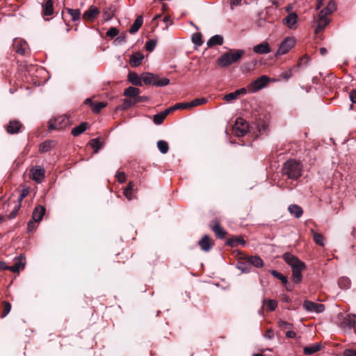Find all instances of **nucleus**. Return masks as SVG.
Segmentation results:
<instances>
[{
    "mask_svg": "<svg viewBox=\"0 0 356 356\" xmlns=\"http://www.w3.org/2000/svg\"><path fill=\"white\" fill-rule=\"evenodd\" d=\"M283 259L291 268L292 281L295 284L300 283L302 280V271L306 268L305 264L289 252L283 254Z\"/></svg>",
    "mask_w": 356,
    "mask_h": 356,
    "instance_id": "obj_1",
    "label": "nucleus"
},
{
    "mask_svg": "<svg viewBox=\"0 0 356 356\" xmlns=\"http://www.w3.org/2000/svg\"><path fill=\"white\" fill-rule=\"evenodd\" d=\"M282 171L288 179L296 180L302 175V165L295 159H289L284 163Z\"/></svg>",
    "mask_w": 356,
    "mask_h": 356,
    "instance_id": "obj_2",
    "label": "nucleus"
},
{
    "mask_svg": "<svg viewBox=\"0 0 356 356\" xmlns=\"http://www.w3.org/2000/svg\"><path fill=\"white\" fill-rule=\"evenodd\" d=\"M245 51L243 49H237L234 52L229 51L220 56L217 60L218 65L221 67H227L233 63L238 61L243 54Z\"/></svg>",
    "mask_w": 356,
    "mask_h": 356,
    "instance_id": "obj_3",
    "label": "nucleus"
},
{
    "mask_svg": "<svg viewBox=\"0 0 356 356\" xmlns=\"http://www.w3.org/2000/svg\"><path fill=\"white\" fill-rule=\"evenodd\" d=\"M249 129V124L241 118H238L233 126V131L236 136L242 137L246 134Z\"/></svg>",
    "mask_w": 356,
    "mask_h": 356,
    "instance_id": "obj_4",
    "label": "nucleus"
},
{
    "mask_svg": "<svg viewBox=\"0 0 356 356\" xmlns=\"http://www.w3.org/2000/svg\"><path fill=\"white\" fill-rule=\"evenodd\" d=\"M70 124V119L66 115H62L49 122V129H62Z\"/></svg>",
    "mask_w": 356,
    "mask_h": 356,
    "instance_id": "obj_5",
    "label": "nucleus"
},
{
    "mask_svg": "<svg viewBox=\"0 0 356 356\" xmlns=\"http://www.w3.org/2000/svg\"><path fill=\"white\" fill-rule=\"evenodd\" d=\"M356 325V315L348 314L343 318L339 326L344 332H350Z\"/></svg>",
    "mask_w": 356,
    "mask_h": 356,
    "instance_id": "obj_6",
    "label": "nucleus"
},
{
    "mask_svg": "<svg viewBox=\"0 0 356 356\" xmlns=\"http://www.w3.org/2000/svg\"><path fill=\"white\" fill-rule=\"evenodd\" d=\"M296 39L293 37L286 38L280 44L276 56L287 54L295 45Z\"/></svg>",
    "mask_w": 356,
    "mask_h": 356,
    "instance_id": "obj_7",
    "label": "nucleus"
},
{
    "mask_svg": "<svg viewBox=\"0 0 356 356\" xmlns=\"http://www.w3.org/2000/svg\"><path fill=\"white\" fill-rule=\"evenodd\" d=\"M298 18L296 13H290L283 18L282 24L291 30H296L298 27Z\"/></svg>",
    "mask_w": 356,
    "mask_h": 356,
    "instance_id": "obj_8",
    "label": "nucleus"
},
{
    "mask_svg": "<svg viewBox=\"0 0 356 356\" xmlns=\"http://www.w3.org/2000/svg\"><path fill=\"white\" fill-rule=\"evenodd\" d=\"M303 307L305 310L320 314L324 312L325 305L323 304L316 303L309 300H305L303 303Z\"/></svg>",
    "mask_w": 356,
    "mask_h": 356,
    "instance_id": "obj_9",
    "label": "nucleus"
},
{
    "mask_svg": "<svg viewBox=\"0 0 356 356\" xmlns=\"http://www.w3.org/2000/svg\"><path fill=\"white\" fill-rule=\"evenodd\" d=\"M15 264L13 266H9L8 270L13 273H18L23 270L26 265L25 257L21 254L19 256L15 257Z\"/></svg>",
    "mask_w": 356,
    "mask_h": 356,
    "instance_id": "obj_10",
    "label": "nucleus"
},
{
    "mask_svg": "<svg viewBox=\"0 0 356 356\" xmlns=\"http://www.w3.org/2000/svg\"><path fill=\"white\" fill-rule=\"evenodd\" d=\"M268 81L266 76H261L253 81L248 87L249 90L254 92L265 87Z\"/></svg>",
    "mask_w": 356,
    "mask_h": 356,
    "instance_id": "obj_11",
    "label": "nucleus"
},
{
    "mask_svg": "<svg viewBox=\"0 0 356 356\" xmlns=\"http://www.w3.org/2000/svg\"><path fill=\"white\" fill-rule=\"evenodd\" d=\"M330 22V19L327 18V15H324L323 12H319L316 18L317 26L315 29V33H318L323 31Z\"/></svg>",
    "mask_w": 356,
    "mask_h": 356,
    "instance_id": "obj_12",
    "label": "nucleus"
},
{
    "mask_svg": "<svg viewBox=\"0 0 356 356\" xmlns=\"http://www.w3.org/2000/svg\"><path fill=\"white\" fill-rule=\"evenodd\" d=\"M44 169L40 165H37L31 170V177L37 183H41L44 177Z\"/></svg>",
    "mask_w": 356,
    "mask_h": 356,
    "instance_id": "obj_13",
    "label": "nucleus"
},
{
    "mask_svg": "<svg viewBox=\"0 0 356 356\" xmlns=\"http://www.w3.org/2000/svg\"><path fill=\"white\" fill-rule=\"evenodd\" d=\"M22 128V123L17 120H13L10 121L8 124L6 126V131L10 134H15L19 133Z\"/></svg>",
    "mask_w": 356,
    "mask_h": 356,
    "instance_id": "obj_14",
    "label": "nucleus"
},
{
    "mask_svg": "<svg viewBox=\"0 0 356 356\" xmlns=\"http://www.w3.org/2000/svg\"><path fill=\"white\" fill-rule=\"evenodd\" d=\"M46 212V209L44 206L38 205L35 207L32 214V219L34 222H40L44 216Z\"/></svg>",
    "mask_w": 356,
    "mask_h": 356,
    "instance_id": "obj_15",
    "label": "nucleus"
},
{
    "mask_svg": "<svg viewBox=\"0 0 356 356\" xmlns=\"http://www.w3.org/2000/svg\"><path fill=\"white\" fill-rule=\"evenodd\" d=\"M253 51L255 54H266L271 51L269 44L267 42H263L253 47Z\"/></svg>",
    "mask_w": 356,
    "mask_h": 356,
    "instance_id": "obj_16",
    "label": "nucleus"
},
{
    "mask_svg": "<svg viewBox=\"0 0 356 356\" xmlns=\"http://www.w3.org/2000/svg\"><path fill=\"white\" fill-rule=\"evenodd\" d=\"M198 244L200 246V248L204 252L209 251L213 245L208 235L203 236V237L199 241Z\"/></svg>",
    "mask_w": 356,
    "mask_h": 356,
    "instance_id": "obj_17",
    "label": "nucleus"
},
{
    "mask_svg": "<svg viewBox=\"0 0 356 356\" xmlns=\"http://www.w3.org/2000/svg\"><path fill=\"white\" fill-rule=\"evenodd\" d=\"M211 229L219 238H224L226 236V232L217 221L214 222V224L211 226Z\"/></svg>",
    "mask_w": 356,
    "mask_h": 356,
    "instance_id": "obj_18",
    "label": "nucleus"
},
{
    "mask_svg": "<svg viewBox=\"0 0 356 356\" xmlns=\"http://www.w3.org/2000/svg\"><path fill=\"white\" fill-rule=\"evenodd\" d=\"M98 13L99 10L97 8L94 6H91L88 10L84 13L83 17L85 19L92 21L95 19Z\"/></svg>",
    "mask_w": 356,
    "mask_h": 356,
    "instance_id": "obj_19",
    "label": "nucleus"
},
{
    "mask_svg": "<svg viewBox=\"0 0 356 356\" xmlns=\"http://www.w3.org/2000/svg\"><path fill=\"white\" fill-rule=\"evenodd\" d=\"M143 58L144 56L141 53L136 52L131 56L129 63L131 67H136L140 65Z\"/></svg>",
    "mask_w": 356,
    "mask_h": 356,
    "instance_id": "obj_20",
    "label": "nucleus"
},
{
    "mask_svg": "<svg viewBox=\"0 0 356 356\" xmlns=\"http://www.w3.org/2000/svg\"><path fill=\"white\" fill-rule=\"evenodd\" d=\"M322 348V346L319 343H316L310 346H305L304 348V353L307 355H311L318 351Z\"/></svg>",
    "mask_w": 356,
    "mask_h": 356,
    "instance_id": "obj_21",
    "label": "nucleus"
},
{
    "mask_svg": "<svg viewBox=\"0 0 356 356\" xmlns=\"http://www.w3.org/2000/svg\"><path fill=\"white\" fill-rule=\"evenodd\" d=\"M255 126L259 134H263L268 130V123L266 120L258 119L256 121Z\"/></svg>",
    "mask_w": 356,
    "mask_h": 356,
    "instance_id": "obj_22",
    "label": "nucleus"
},
{
    "mask_svg": "<svg viewBox=\"0 0 356 356\" xmlns=\"http://www.w3.org/2000/svg\"><path fill=\"white\" fill-rule=\"evenodd\" d=\"M54 3L52 0H46L42 4V13L44 15L49 16L54 13Z\"/></svg>",
    "mask_w": 356,
    "mask_h": 356,
    "instance_id": "obj_23",
    "label": "nucleus"
},
{
    "mask_svg": "<svg viewBox=\"0 0 356 356\" xmlns=\"http://www.w3.org/2000/svg\"><path fill=\"white\" fill-rule=\"evenodd\" d=\"M128 80L134 86H142V74L139 76L136 72H129Z\"/></svg>",
    "mask_w": 356,
    "mask_h": 356,
    "instance_id": "obj_24",
    "label": "nucleus"
},
{
    "mask_svg": "<svg viewBox=\"0 0 356 356\" xmlns=\"http://www.w3.org/2000/svg\"><path fill=\"white\" fill-rule=\"evenodd\" d=\"M143 22V17L141 15L138 16L137 18L135 19L134 24L131 26L129 30V33L131 34L136 33L142 26Z\"/></svg>",
    "mask_w": 356,
    "mask_h": 356,
    "instance_id": "obj_25",
    "label": "nucleus"
},
{
    "mask_svg": "<svg viewBox=\"0 0 356 356\" xmlns=\"http://www.w3.org/2000/svg\"><path fill=\"white\" fill-rule=\"evenodd\" d=\"M223 43V38L220 35L212 36L207 42V46L211 47L214 45H221Z\"/></svg>",
    "mask_w": 356,
    "mask_h": 356,
    "instance_id": "obj_26",
    "label": "nucleus"
},
{
    "mask_svg": "<svg viewBox=\"0 0 356 356\" xmlns=\"http://www.w3.org/2000/svg\"><path fill=\"white\" fill-rule=\"evenodd\" d=\"M140 93V90L138 88L129 86L126 88L124 91V95L127 97H132L133 99H136V97Z\"/></svg>",
    "mask_w": 356,
    "mask_h": 356,
    "instance_id": "obj_27",
    "label": "nucleus"
},
{
    "mask_svg": "<svg viewBox=\"0 0 356 356\" xmlns=\"http://www.w3.org/2000/svg\"><path fill=\"white\" fill-rule=\"evenodd\" d=\"M289 211L296 218H300L303 213L302 208L297 204L290 205L289 207Z\"/></svg>",
    "mask_w": 356,
    "mask_h": 356,
    "instance_id": "obj_28",
    "label": "nucleus"
},
{
    "mask_svg": "<svg viewBox=\"0 0 356 356\" xmlns=\"http://www.w3.org/2000/svg\"><path fill=\"white\" fill-rule=\"evenodd\" d=\"M247 261L257 268L264 266L263 260L258 256H252L247 258Z\"/></svg>",
    "mask_w": 356,
    "mask_h": 356,
    "instance_id": "obj_29",
    "label": "nucleus"
},
{
    "mask_svg": "<svg viewBox=\"0 0 356 356\" xmlns=\"http://www.w3.org/2000/svg\"><path fill=\"white\" fill-rule=\"evenodd\" d=\"M88 127L87 122H82L79 125L72 129L71 133L74 136H78L81 134Z\"/></svg>",
    "mask_w": 356,
    "mask_h": 356,
    "instance_id": "obj_30",
    "label": "nucleus"
},
{
    "mask_svg": "<svg viewBox=\"0 0 356 356\" xmlns=\"http://www.w3.org/2000/svg\"><path fill=\"white\" fill-rule=\"evenodd\" d=\"M227 244L232 247H236L238 244L244 245L245 244V241L242 237L236 236L229 238L227 241Z\"/></svg>",
    "mask_w": 356,
    "mask_h": 356,
    "instance_id": "obj_31",
    "label": "nucleus"
},
{
    "mask_svg": "<svg viewBox=\"0 0 356 356\" xmlns=\"http://www.w3.org/2000/svg\"><path fill=\"white\" fill-rule=\"evenodd\" d=\"M156 75L152 73H143L142 74V83L144 82L145 84H152L155 82Z\"/></svg>",
    "mask_w": 356,
    "mask_h": 356,
    "instance_id": "obj_32",
    "label": "nucleus"
},
{
    "mask_svg": "<svg viewBox=\"0 0 356 356\" xmlns=\"http://www.w3.org/2000/svg\"><path fill=\"white\" fill-rule=\"evenodd\" d=\"M337 8L336 3L334 1H330L327 6L322 9L320 12H323L324 15H328L333 13Z\"/></svg>",
    "mask_w": 356,
    "mask_h": 356,
    "instance_id": "obj_33",
    "label": "nucleus"
},
{
    "mask_svg": "<svg viewBox=\"0 0 356 356\" xmlns=\"http://www.w3.org/2000/svg\"><path fill=\"white\" fill-rule=\"evenodd\" d=\"M351 284L350 280L348 277H341L338 281V285L341 289H348Z\"/></svg>",
    "mask_w": 356,
    "mask_h": 356,
    "instance_id": "obj_34",
    "label": "nucleus"
},
{
    "mask_svg": "<svg viewBox=\"0 0 356 356\" xmlns=\"http://www.w3.org/2000/svg\"><path fill=\"white\" fill-rule=\"evenodd\" d=\"M312 232L313 234V237L315 243L320 246L324 245V237L322 234L316 232L314 230L312 229Z\"/></svg>",
    "mask_w": 356,
    "mask_h": 356,
    "instance_id": "obj_35",
    "label": "nucleus"
},
{
    "mask_svg": "<svg viewBox=\"0 0 356 356\" xmlns=\"http://www.w3.org/2000/svg\"><path fill=\"white\" fill-rule=\"evenodd\" d=\"M157 147H158L159 151L162 154H166L168 152V149H169L168 143L165 140H159L157 142Z\"/></svg>",
    "mask_w": 356,
    "mask_h": 356,
    "instance_id": "obj_36",
    "label": "nucleus"
},
{
    "mask_svg": "<svg viewBox=\"0 0 356 356\" xmlns=\"http://www.w3.org/2000/svg\"><path fill=\"white\" fill-rule=\"evenodd\" d=\"M264 305L269 311H273L277 307V301L275 300H264Z\"/></svg>",
    "mask_w": 356,
    "mask_h": 356,
    "instance_id": "obj_37",
    "label": "nucleus"
},
{
    "mask_svg": "<svg viewBox=\"0 0 356 356\" xmlns=\"http://www.w3.org/2000/svg\"><path fill=\"white\" fill-rule=\"evenodd\" d=\"M170 83V80L167 78L160 79L158 76H156L155 82H154V86H165Z\"/></svg>",
    "mask_w": 356,
    "mask_h": 356,
    "instance_id": "obj_38",
    "label": "nucleus"
},
{
    "mask_svg": "<svg viewBox=\"0 0 356 356\" xmlns=\"http://www.w3.org/2000/svg\"><path fill=\"white\" fill-rule=\"evenodd\" d=\"M67 13L71 17L72 21L78 20L80 18L81 12L78 9H67Z\"/></svg>",
    "mask_w": 356,
    "mask_h": 356,
    "instance_id": "obj_39",
    "label": "nucleus"
},
{
    "mask_svg": "<svg viewBox=\"0 0 356 356\" xmlns=\"http://www.w3.org/2000/svg\"><path fill=\"white\" fill-rule=\"evenodd\" d=\"M90 145L94 149L95 153H97L101 148L102 143L98 138H93L89 142Z\"/></svg>",
    "mask_w": 356,
    "mask_h": 356,
    "instance_id": "obj_40",
    "label": "nucleus"
},
{
    "mask_svg": "<svg viewBox=\"0 0 356 356\" xmlns=\"http://www.w3.org/2000/svg\"><path fill=\"white\" fill-rule=\"evenodd\" d=\"M207 99L202 97V98H197L189 102L190 106L191 107H195L198 106L200 105L204 104L207 102Z\"/></svg>",
    "mask_w": 356,
    "mask_h": 356,
    "instance_id": "obj_41",
    "label": "nucleus"
},
{
    "mask_svg": "<svg viewBox=\"0 0 356 356\" xmlns=\"http://www.w3.org/2000/svg\"><path fill=\"white\" fill-rule=\"evenodd\" d=\"M270 273L275 277L280 280L284 284L286 285L288 283L286 277H285L284 275H283L282 273H279L278 271H277L275 270H270Z\"/></svg>",
    "mask_w": 356,
    "mask_h": 356,
    "instance_id": "obj_42",
    "label": "nucleus"
},
{
    "mask_svg": "<svg viewBox=\"0 0 356 356\" xmlns=\"http://www.w3.org/2000/svg\"><path fill=\"white\" fill-rule=\"evenodd\" d=\"M165 118V113L161 112L154 115L153 121L156 124H161Z\"/></svg>",
    "mask_w": 356,
    "mask_h": 356,
    "instance_id": "obj_43",
    "label": "nucleus"
},
{
    "mask_svg": "<svg viewBox=\"0 0 356 356\" xmlns=\"http://www.w3.org/2000/svg\"><path fill=\"white\" fill-rule=\"evenodd\" d=\"M132 189H133V184L131 182H129L124 191V195L129 200H131L133 197L132 192H131Z\"/></svg>",
    "mask_w": 356,
    "mask_h": 356,
    "instance_id": "obj_44",
    "label": "nucleus"
},
{
    "mask_svg": "<svg viewBox=\"0 0 356 356\" xmlns=\"http://www.w3.org/2000/svg\"><path fill=\"white\" fill-rule=\"evenodd\" d=\"M106 106V104L104 102H98L92 104V110L95 113H98L100 111Z\"/></svg>",
    "mask_w": 356,
    "mask_h": 356,
    "instance_id": "obj_45",
    "label": "nucleus"
},
{
    "mask_svg": "<svg viewBox=\"0 0 356 356\" xmlns=\"http://www.w3.org/2000/svg\"><path fill=\"white\" fill-rule=\"evenodd\" d=\"M51 143L49 141H45L40 145L39 151L41 153L47 152L51 149Z\"/></svg>",
    "mask_w": 356,
    "mask_h": 356,
    "instance_id": "obj_46",
    "label": "nucleus"
},
{
    "mask_svg": "<svg viewBox=\"0 0 356 356\" xmlns=\"http://www.w3.org/2000/svg\"><path fill=\"white\" fill-rule=\"evenodd\" d=\"M278 325L283 330H286V331L289 330H291L292 329L293 327V325L286 322V321H282V320H279L278 321Z\"/></svg>",
    "mask_w": 356,
    "mask_h": 356,
    "instance_id": "obj_47",
    "label": "nucleus"
},
{
    "mask_svg": "<svg viewBox=\"0 0 356 356\" xmlns=\"http://www.w3.org/2000/svg\"><path fill=\"white\" fill-rule=\"evenodd\" d=\"M156 42L154 40H149L146 42L145 49L148 51H152L156 47Z\"/></svg>",
    "mask_w": 356,
    "mask_h": 356,
    "instance_id": "obj_48",
    "label": "nucleus"
},
{
    "mask_svg": "<svg viewBox=\"0 0 356 356\" xmlns=\"http://www.w3.org/2000/svg\"><path fill=\"white\" fill-rule=\"evenodd\" d=\"M238 97L236 91L234 92H230L225 95L224 99L228 102H232L234 99H236Z\"/></svg>",
    "mask_w": 356,
    "mask_h": 356,
    "instance_id": "obj_49",
    "label": "nucleus"
},
{
    "mask_svg": "<svg viewBox=\"0 0 356 356\" xmlns=\"http://www.w3.org/2000/svg\"><path fill=\"white\" fill-rule=\"evenodd\" d=\"M11 309V305L8 302H3V312L1 314V318L6 317Z\"/></svg>",
    "mask_w": 356,
    "mask_h": 356,
    "instance_id": "obj_50",
    "label": "nucleus"
},
{
    "mask_svg": "<svg viewBox=\"0 0 356 356\" xmlns=\"http://www.w3.org/2000/svg\"><path fill=\"white\" fill-rule=\"evenodd\" d=\"M193 42L197 45L200 46L202 44V36L200 33H195L192 37Z\"/></svg>",
    "mask_w": 356,
    "mask_h": 356,
    "instance_id": "obj_51",
    "label": "nucleus"
},
{
    "mask_svg": "<svg viewBox=\"0 0 356 356\" xmlns=\"http://www.w3.org/2000/svg\"><path fill=\"white\" fill-rule=\"evenodd\" d=\"M29 193V188H24L20 191L19 197H18V203L21 204V202L28 195Z\"/></svg>",
    "mask_w": 356,
    "mask_h": 356,
    "instance_id": "obj_52",
    "label": "nucleus"
},
{
    "mask_svg": "<svg viewBox=\"0 0 356 356\" xmlns=\"http://www.w3.org/2000/svg\"><path fill=\"white\" fill-rule=\"evenodd\" d=\"M20 207H21L20 203H18L17 204H16L15 206V208L12 211V212L8 215V218L13 219V218H15Z\"/></svg>",
    "mask_w": 356,
    "mask_h": 356,
    "instance_id": "obj_53",
    "label": "nucleus"
},
{
    "mask_svg": "<svg viewBox=\"0 0 356 356\" xmlns=\"http://www.w3.org/2000/svg\"><path fill=\"white\" fill-rule=\"evenodd\" d=\"M118 33H119V31L117 29V28L111 27L108 30L106 35H107V36H108L110 38H114L115 36L118 35Z\"/></svg>",
    "mask_w": 356,
    "mask_h": 356,
    "instance_id": "obj_54",
    "label": "nucleus"
},
{
    "mask_svg": "<svg viewBox=\"0 0 356 356\" xmlns=\"http://www.w3.org/2000/svg\"><path fill=\"white\" fill-rule=\"evenodd\" d=\"M115 177L120 183H124L126 181V175L124 172H118Z\"/></svg>",
    "mask_w": 356,
    "mask_h": 356,
    "instance_id": "obj_55",
    "label": "nucleus"
},
{
    "mask_svg": "<svg viewBox=\"0 0 356 356\" xmlns=\"http://www.w3.org/2000/svg\"><path fill=\"white\" fill-rule=\"evenodd\" d=\"M191 108L189 102H181V103L176 104L175 105V108L176 110L185 109V108Z\"/></svg>",
    "mask_w": 356,
    "mask_h": 356,
    "instance_id": "obj_56",
    "label": "nucleus"
},
{
    "mask_svg": "<svg viewBox=\"0 0 356 356\" xmlns=\"http://www.w3.org/2000/svg\"><path fill=\"white\" fill-rule=\"evenodd\" d=\"M292 75H293L292 70L291 69H289L286 71L283 72L280 74V76L284 80H289L292 76Z\"/></svg>",
    "mask_w": 356,
    "mask_h": 356,
    "instance_id": "obj_57",
    "label": "nucleus"
},
{
    "mask_svg": "<svg viewBox=\"0 0 356 356\" xmlns=\"http://www.w3.org/2000/svg\"><path fill=\"white\" fill-rule=\"evenodd\" d=\"M135 104H136L135 99H124L123 105L125 108H127V107L131 106Z\"/></svg>",
    "mask_w": 356,
    "mask_h": 356,
    "instance_id": "obj_58",
    "label": "nucleus"
},
{
    "mask_svg": "<svg viewBox=\"0 0 356 356\" xmlns=\"http://www.w3.org/2000/svg\"><path fill=\"white\" fill-rule=\"evenodd\" d=\"M34 220L32 219L28 222L27 229L29 232H33L35 229V223Z\"/></svg>",
    "mask_w": 356,
    "mask_h": 356,
    "instance_id": "obj_59",
    "label": "nucleus"
},
{
    "mask_svg": "<svg viewBox=\"0 0 356 356\" xmlns=\"http://www.w3.org/2000/svg\"><path fill=\"white\" fill-rule=\"evenodd\" d=\"M343 356H356V350H346Z\"/></svg>",
    "mask_w": 356,
    "mask_h": 356,
    "instance_id": "obj_60",
    "label": "nucleus"
},
{
    "mask_svg": "<svg viewBox=\"0 0 356 356\" xmlns=\"http://www.w3.org/2000/svg\"><path fill=\"white\" fill-rule=\"evenodd\" d=\"M296 332L292 331L291 329V330H289L286 332V337L287 338H290V339H292V338H294L296 337Z\"/></svg>",
    "mask_w": 356,
    "mask_h": 356,
    "instance_id": "obj_61",
    "label": "nucleus"
},
{
    "mask_svg": "<svg viewBox=\"0 0 356 356\" xmlns=\"http://www.w3.org/2000/svg\"><path fill=\"white\" fill-rule=\"evenodd\" d=\"M147 100V98L145 97V96H137L136 98L135 99V102L136 104V103H138V102H145Z\"/></svg>",
    "mask_w": 356,
    "mask_h": 356,
    "instance_id": "obj_62",
    "label": "nucleus"
},
{
    "mask_svg": "<svg viewBox=\"0 0 356 356\" xmlns=\"http://www.w3.org/2000/svg\"><path fill=\"white\" fill-rule=\"evenodd\" d=\"M350 98L353 103L356 104V90H353L350 92Z\"/></svg>",
    "mask_w": 356,
    "mask_h": 356,
    "instance_id": "obj_63",
    "label": "nucleus"
},
{
    "mask_svg": "<svg viewBox=\"0 0 356 356\" xmlns=\"http://www.w3.org/2000/svg\"><path fill=\"white\" fill-rule=\"evenodd\" d=\"M241 0H230L231 9H234V6H238Z\"/></svg>",
    "mask_w": 356,
    "mask_h": 356,
    "instance_id": "obj_64",
    "label": "nucleus"
}]
</instances>
